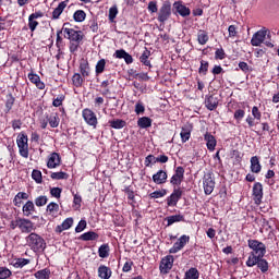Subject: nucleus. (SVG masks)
Segmentation results:
<instances>
[{
	"mask_svg": "<svg viewBox=\"0 0 279 279\" xmlns=\"http://www.w3.org/2000/svg\"><path fill=\"white\" fill-rule=\"evenodd\" d=\"M247 245L250 250L253 252L250 253L248 258H252L254 255L255 258H265V254H267V246L258 240H247Z\"/></svg>",
	"mask_w": 279,
	"mask_h": 279,
	"instance_id": "1",
	"label": "nucleus"
},
{
	"mask_svg": "<svg viewBox=\"0 0 279 279\" xmlns=\"http://www.w3.org/2000/svg\"><path fill=\"white\" fill-rule=\"evenodd\" d=\"M69 25V23L63 24L61 32H63L64 38L70 40V43H82V40H84V33H82V31L70 28Z\"/></svg>",
	"mask_w": 279,
	"mask_h": 279,
	"instance_id": "2",
	"label": "nucleus"
},
{
	"mask_svg": "<svg viewBox=\"0 0 279 279\" xmlns=\"http://www.w3.org/2000/svg\"><path fill=\"white\" fill-rule=\"evenodd\" d=\"M255 265H257L262 274H267V271H269V263L267 262V259L263 257H256L253 255L252 257L247 258L246 260L247 267H254Z\"/></svg>",
	"mask_w": 279,
	"mask_h": 279,
	"instance_id": "3",
	"label": "nucleus"
},
{
	"mask_svg": "<svg viewBox=\"0 0 279 279\" xmlns=\"http://www.w3.org/2000/svg\"><path fill=\"white\" fill-rule=\"evenodd\" d=\"M268 38L271 36V32L269 29L263 27L262 29L257 31L251 39L252 47H260L263 43H265V38Z\"/></svg>",
	"mask_w": 279,
	"mask_h": 279,
	"instance_id": "4",
	"label": "nucleus"
},
{
	"mask_svg": "<svg viewBox=\"0 0 279 279\" xmlns=\"http://www.w3.org/2000/svg\"><path fill=\"white\" fill-rule=\"evenodd\" d=\"M171 17V2L165 1L159 9L158 17L157 20L159 23H167L169 19Z\"/></svg>",
	"mask_w": 279,
	"mask_h": 279,
	"instance_id": "5",
	"label": "nucleus"
},
{
	"mask_svg": "<svg viewBox=\"0 0 279 279\" xmlns=\"http://www.w3.org/2000/svg\"><path fill=\"white\" fill-rule=\"evenodd\" d=\"M203 186L205 195H213L215 191V178H213V172H207L203 178Z\"/></svg>",
	"mask_w": 279,
	"mask_h": 279,
	"instance_id": "6",
	"label": "nucleus"
},
{
	"mask_svg": "<svg viewBox=\"0 0 279 279\" xmlns=\"http://www.w3.org/2000/svg\"><path fill=\"white\" fill-rule=\"evenodd\" d=\"M17 147L20 149V154L21 156H23V158H27L29 156V150H28V145H27V135H25L24 133H20L17 135Z\"/></svg>",
	"mask_w": 279,
	"mask_h": 279,
	"instance_id": "7",
	"label": "nucleus"
},
{
	"mask_svg": "<svg viewBox=\"0 0 279 279\" xmlns=\"http://www.w3.org/2000/svg\"><path fill=\"white\" fill-rule=\"evenodd\" d=\"M191 241V236L183 234L181 235L178 241L173 244V246L169 250L170 254H178L181 250H184L186 243Z\"/></svg>",
	"mask_w": 279,
	"mask_h": 279,
	"instance_id": "8",
	"label": "nucleus"
},
{
	"mask_svg": "<svg viewBox=\"0 0 279 279\" xmlns=\"http://www.w3.org/2000/svg\"><path fill=\"white\" fill-rule=\"evenodd\" d=\"M184 182V167L179 166L174 170V174L170 179L172 186H180Z\"/></svg>",
	"mask_w": 279,
	"mask_h": 279,
	"instance_id": "9",
	"label": "nucleus"
},
{
	"mask_svg": "<svg viewBox=\"0 0 279 279\" xmlns=\"http://www.w3.org/2000/svg\"><path fill=\"white\" fill-rule=\"evenodd\" d=\"M173 255H167L165 256L159 265V269L161 274H169L170 269H173Z\"/></svg>",
	"mask_w": 279,
	"mask_h": 279,
	"instance_id": "10",
	"label": "nucleus"
},
{
	"mask_svg": "<svg viewBox=\"0 0 279 279\" xmlns=\"http://www.w3.org/2000/svg\"><path fill=\"white\" fill-rule=\"evenodd\" d=\"M83 119L87 123V125H90L92 128H97V114L94 113L90 109H84L82 111Z\"/></svg>",
	"mask_w": 279,
	"mask_h": 279,
	"instance_id": "11",
	"label": "nucleus"
},
{
	"mask_svg": "<svg viewBox=\"0 0 279 279\" xmlns=\"http://www.w3.org/2000/svg\"><path fill=\"white\" fill-rule=\"evenodd\" d=\"M253 199L257 206L263 204V183L256 182L253 185Z\"/></svg>",
	"mask_w": 279,
	"mask_h": 279,
	"instance_id": "12",
	"label": "nucleus"
},
{
	"mask_svg": "<svg viewBox=\"0 0 279 279\" xmlns=\"http://www.w3.org/2000/svg\"><path fill=\"white\" fill-rule=\"evenodd\" d=\"M182 199V190L180 187H174L170 196L167 197L168 206H178V202Z\"/></svg>",
	"mask_w": 279,
	"mask_h": 279,
	"instance_id": "13",
	"label": "nucleus"
},
{
	"mask_svg": "<svg viewBox=\"0 0 279 279\" xmlns=\"http://www.w3.org/2000/svg\"><path fill=\"white\" fill-rule=\"evenodd\" d=\"M173 8H174L175 12L178 14H180V16H183V17L191 16V9H189V7H186V5H184V3H182V1L174 2Z\"/></svg>",
	"mask_w": 279,
	"mask_h": 279,
	"instance_id": "14",
	"label": "nucleus"
},
{
	"mask_svg": "<svg viewBox=\"0 0 279 279\" xmlns=\"http://www.w3.org/2000/svg\"><path fill=\"white\" fill-rule=\"evenodd\" d=\"M60 165H62V158L60 157V154H50L47 162L48 169H56V167H60Z\"/></svg>",
	"mask_w": 279,
	"mask_h": 279,
	"instance_id": "15",
	"label": "nucleus"
},
{
	"mask_svg": "<svg viewBox=\"0 0 279 279\" xmlns=\"http://www.w3.org/2000/svg\"><path fill=\"white\" fill-rule=\"evenodd\" d=\"M113 58H118V60H124L126 64H132V62H134V58H132V56L124 49L116 50Z\"/></svg>",
	"mask_w": 279,
	"mask_h": 279,
	"instance_id": "16",
	"label": "nucleus"
},
{
	"mask_svg": "<svg viewBox=\"0 0 279 279\" xmlns=\"http://www.w3.org/2000/svg\"><path fill=\"white\" fill-rule=\"evenodd\" d=\"M16 226L20 230H22V232H32V230L34 229V225L27 219L16 220Z\"/></svg>",
	"mask_w": 279,
	"mask_h": 279,
	"instance_id": "17",
	"label": "nucleus"
},
{
	"mask_svg": "<svg viewBox=\"0 0 279 279\" xmlns=\"http://www.w3.org/2000/svg\"><path fill=\"white\" fill-rule=\"evenodd\" d=\"M205 106L207 110H217V107L219 106V98L215 97L214 95L207 96L205 98Z\"/></svg>",
	"mask_w": 279,
	"mask_h": 279,
	"instance_id": "18",
	"label": "nucleus"
},
{
	"mask_svg": "<svg viewBox=\"0 0 279 279\" xmlns=\"http://www.w3.org/2000/svg\"><path fill=\"white\" fill-rule=\"evenodd\" d=\"M167 178H169L167 171L159 170L157 173L153 175V182H155V184H166Z\"/></svg>",
	"mask_w": 279,
	"mask_h": 279,
	"instance_id": "19",
	"label": "nucleus"
},
{
	"mask_svg": "<svg viewBox=\"0 0 279 279\" xmlns=\"http://www.w3.org/2000/svg\"><path fill=\"white\" fill-rule=\"evenodd\" d=\"M66 5H69V0L60 2L58 7L52 11V19H60V15L64 12Z\"/></svg>",
	"mask_w": 279,
	"mask_h": 279,
	"instance_id": "20",
	"label": "nucleus"
},
{
	"mask_svg": "<svg viewBox=\"0 0 279 279\" xmlns=\"http://www.w3.org/2000/svg\"><path fill=\"white\" fill-rule=\"evenodd\" d=\"M204 138L206 141L207 149L209 151H215V147H217V140L213 136V134L206 133Z\"/></svg>",
	"mask_w": 279,
	"mask_h": 279,
	"instance_id": "21",
	"label": "nucleus"
},
{
	"mask_svg": "<svg viewBox=\"0 0 279 279\" xmlns=\"http://www.w3.org/2000/svg\"><path fill=\"white\" fill-rule=\"evenodd\" d=\"M263 166H260V159L258 156L251 158V171L252 173H260Z\"/></svg>",
	"mask_w": 279,
	"mask_h": 279,
	"instance_id": "22",
	"label": "nucleus"
},
{
	"mask_svg": "<svg viewBox=\"0 0 279 279\" xmlns=\"http://www.w3.org/2000/svg\"><path fill=\"white\" fill-rule=\"evenodd\" d=\"M73 227V218H66L60 226L56 228L57 234H61L64 230H69Z\"/></svg>",
	"mask_w": 279,
	"mask_h": 279,
	"instance_id": "23",
	"label": "nucleus"
},
{
	"mask_svg": "<svg viewBox=\"0 0 279 279\" xmlns=\"http://www.w3.org/2000/svg\"><path fill=\"white\" fill-rule=\"evenodd\" d=\"M80 72L82 77H88L90 75V65L84 59L80 62Z\"/></svg>",
	"mask_w": 279,
	"mask_h": 279,
	"instance_id": "24",
	"label": "nucleus"
},
{
	"mask_svg": "<svg viewBox=\"0 0 279 279\" xmlns=\"http://www.w3.org/2000/svg\"><path fill=\"white\" fill-rule=\"evenodd\" d=\"M98 276L101 279H110V277L112 276V270L108 266L101 265L98 268Z\"/></svg>",
	"mask_w": 279,
	"mask_h": 279,
	"instance_id": "25",
	"label": "nucleus"
},
{
	"mask_svg": "<svg viewBox=\"0 0 279 279\" xmlns=\"http://www.w3.org/2000/svg\"><path fill=\"white\" fill-rule=\"evenodd\" d=\"M81 241H97L99 239V234L95 231H88L80 235Z\"/></svg>",
	"mask_w": 279,
	"mask_h": 279,
	"instance_id": "26",
	"label": "nucleus"
},
{
	"mask_svg": "<svg viewBox=\"0 0 279 279\" xmlns=\"http://www.w3.org/2000/svg\"><path fill=\"white\" fill-rule=\"evenodd\" d=\"M165 221H167V226H173V223H180V221H184L183 215H173L165 218Z\"/></svg>",
	"mask_w": 279,
	"mask_h": 279,
	"instance_id": "27",
	"label": "nucleus"
},
{
	"mask_svg": "<svg viewBox=\"0 0 279 279\" xmlns=\"http://www.w3.org/2000/svg\"><path fill=\"white\" fill-rule=\"evenodd\" d=\"M109 125L113 130H123V128H125L128 125V122H125L122 119H116V120H110Z\"/></svg>",
	"mask_w": 279,
	"mask_h": 279,
	"instance_id": "28",
	"label": "nucleus"
},
{
	"mask_svg": "<svg viewBox=\"0 0 279 279\" xmlns=\"http://www.w3.org/2000/svg\"><path fill=\"white\" fill-rule=\"evenodd\" d=\"M149 56H151V51L145 48L142 56L140 57V62H142L144 66H151V61H149Z\"/></svg>",
	"mask_w": 279,
	"mask_h": 279,
	"instance_id": "29",
	"label": "nucleus"
},
{
	"mask_svg": "<svg viewBox=\"0 0 279 279\" xmlns=\"http://www.w3.org/2000/svg\"><path fill=\"white\" fill-rule=\"evenodd\" d=\"M137 125L142 130H147V128H151V120L149 117H142L137 120Z\"/></svg>",
	"mask_w": 279,
	"mask_h": 279,
	"instance_id": "30",
	"label": "nucleus"
},
{
	"mask_svg": "<svg viewBox=\"0 0 279 279\" xmlns=\"http://www.w3.org/2000/svg\"><path fill=\"white\" fill-rule=\"evenodd\" d=\"M98 256L100 258H108L110 256V245L108 244H102L98 248Z\"/></svg>",
	"mask_w": 279,
	"mask_h": 279,
	"instance_id": "31",
	"label": "nucleus"
},
{
	"mask_svg": "<svg viewBox=\"0 0 279 279\" xmlns=\"http://www.w3.org/2000/svg\"><path fill=\"white\" fill-rule=\"evenodd\" d=\"M184 279H199V270L197 268L192 267L185 272Z\"/></svg>",
	"mask_w": 279,
	"mask_h": 279,
	"instance_id": "32",
	"label": "nucleus"
},
{
	"mask_svg": "<svg viewBox=\"0 0 279 279\" xmlns=\"http://www.w3.org/2000/svg\"><path fill=\"white\" fill-rule=\"evenodd\" d=\"M51 276V270L49 268H44L36 272L37 279H49Z\"/></svg>",
	"mask_w": 279,
	"mask_h": 279,
	"instance_id": "33",
	"label": "nucleus"
},
{
	"mask_svg": "<svg viewBox=\"0 0 279 279\" xmlns=\"http://www.w3.org/2000/svg\"><path fill=\"white\" fill-rule=\"evenodd\" d=\"M73 19L76 23H84V21H86V12L83 10H77L74 13Z\"/></svg>",
	"mask_w": 279,
	"mask_h": 279,
	"instance_id": "34",
	"label": "nucleus"
},
{
	"mask_svg": "<svg viewBox=\"0 0 279 279\" xmlns=\"http://www.w3.org/2000/svg\"><path fill=\"white\" fill-rule=\"evenodd\" d=\"M72 84H73V86H75L76 88L82 87V84H84V78H82V74L75 73V74L72 76Z\"/></svg>",
	"mask_w": 279,
	"mask_h": 279,
	"instance_id": "35",
	"label": "nucleus"
},
{
	"mask_svg": "<svg viewBox=\"0 0 279 279\" xmlns=\"http://www.w3.org/2000/svg\"><path fill=\"white\" fill-rule=\"evenodd\" d=\"M14 96H12V94L7 95V101H5V109L4 112L5 114H8V112H10V110H12V106H14Z\"/></svg>",
	"mask_w": 279,
	"mask_h": 279,
	"instance_id": "36",
	"label": "nucleus"
},
{
	"mask_svg": "<svg viewBox=\"0 0 279 279\" xmlns=\"http://www.w3.org/2000/svg\"><path fill=\"white\" fill-rule=\"evenodd\" d=\"M118 14H119V7H117V4H114L109 9L108 19H109L110 23H114V19H117Z\"/></svg>",
	"mask_w": 279,
	"mask_h": 279,
	"instance_id": "37",
	"label": "nucleus"
},
{
	"mask_svg": "<svg viewBox=\"0 0 279 279\" xmlns=\"http://www.w3.org/2000/svg\"><path fill=\"white\" fill-rule=\"evenodd\" d=\"M46 247H47V243H45V240L37 234L36 235V250L38 252H45Z\"/></svg>",
	"mask_w": 279,
	"mask_h": 279,
	"instance_id": "38",
	"label": "nucleus"
},
{
	"mask_svg": "<svg viewBox=\"0 0 279 279\" xmlns=\"http://www.w3.org/2000/svg\"><path fill=\"white\" fill-rule=\"evenodd\" d=\"M104 71H106V59H100L96 63V75H101V73H104Z\"/></svg>",
	"mask_w": 279,
	"mask_h": 279,
	"instance_id": "39",
	"label": "nucleus"
},
{
	"mask_svg": "<svg viewBox=\"0 0 279 279\" xmlns=\"http://www.w3.org/2000/svg\"><path fill=\"white\" fill-rule=\"evenodd\" d=\"M197 41L199 45H206V43H208V33L205 31H199L197 35Z\"/></svg>",
	"mask_w": 279,
	"mask_h": 279,
	"instance_id": "40",
	"label": "nucleus"
},
{
	"mask_svg": "<svg viewBox=\"0 0 279 279\" xmlns=\"http://www.w3.org/2000/svg\"><path fill=\"white\" fill-rule=\"evenodd\" d=\"M23 213L26 217H29L32 213H34V203L28 201L24 206H23Z\"/></svg>",
	"mask_w": 279,
	"mask_h": 279,
	"instance_id": "41",
	"label": "nucleus"
},
{
	"mask_svg": "<svg viewBox=\"0 0 279 279\" xmlns=\"http://www.w3.org/2000/svg\"><path fill=\"white\" fill-rule=\"evenodd\" d=\"M50 178L52 180H66L69 178V174L66 172H62V171H60V172H52L50 174Z\"/></svg>",
	"mask_w": 279,
	"mask_h": 279,
	"instance_id": "42",
	"label": "nucleus"
},
{
	"mask_svg": "<svg viewBox=\"0 0 279 279\" xmlns=\"http://www.w3.org/2000/svg\"><path fill=\"white\" fill-rule=\"evenodd\" d=\"M60 210V205H58L57 203H50L47 206V213H49V215H56V213H58Z\"/></svg>",
	"mask_w": 279,
	"mask_h": 279,
	"instance_id": "43",
	"label": "nucleus"
},
{
	"mask_svg": "<svg viewBox=\"0 0 279 279\" xmlns=\"http://www.w3.org/2000/svg\"><path fill=\"white\" fill-rule=\"evenodd\" d=\"M36 87L39 90H43L41 93H39V97H45V94L47 93L45 90V83L40 82V76L36 75Z\"/></svg>",
	"mask_w": 279,
	"mask_h": 279,
	"instance_id": "44",
	"label": "nucleus"
},
{
	"mask_svg": "<svg viewBox=\"0 0 279 279\" xmlns=\"http://www.w3.org/2000/svg\"><path fill=\"white\" fill-rule=\"evenodd\" d=\"M180 136H181L182 143H186V141L191 138V131L186 128H182Z\"/></svg>",
	"mask_w": 279,
	"mask_h": 279,
	"instance_id": "45",
	"label": "nucleus"
},
{
	"mask_svg": "<svg viewBox=\"0 0 279 279\" xmlns=\"http://www.w3.org/2000/svg\"><path fill=\"white\" fill-rule=\"evenodd\" d=\"M208 66H209L208 61L202 60L201 61V66L198 69V73L201 75H206L208 73Z\"/></svg>",
	"mask_w": 279,
	"mask_h": 279,
	"instance_id": "46",
	"label": "nucleus"
},
{
	"mask_svg": "<svg viewBox=\"0 0 279 279\" xmlns=\"http://www.w3.org/2000/svg\"><path fill=\"white\" fill-rule=\"evenodd\" d=\"M28 26L32 32L36 29V13H33L28 17Z\"/></svg>",
	"mask_w": 279,
	"mask_h": 279,
	"instance_id": "47",
	"label": "nucleus"
},
{
	"mask_svg": "<svg viewBox=\"0 0 279 279\" xmlns=\"http://www.w3.org/2000/svg\"><path fill=\"white\" fill-rule=\"evenodd\" d=\"M233 117H234L235 121H238V123H241V121L243 120V117H245V110H243V109L235 110Z\"/></svg>",
	"mask_w": 279,
	"mask_h": 279,
	"instance_id": "48",
	"label": "nucleus"
},
{
	"mask_svg": "<svg viewBox=\"0 0 279 279\" xmlns=\"http://www.w3.org/2000/svg\"><path fill=\"white\" fill-rule=\"evenodd\" d=\"M148 12L150 14H156L158 12V2L157 1H150L147 7Z\"/></svg>",
	"mask_w": 279,
	"mask_h": 279,
	"instance_id": "49",
	"label": "nucleus"
},
{
	"mask_svg": "<svg viewBox=\"0 0 279 279\" xmlns=\"http://www.w3.org/2000/svg\"><path fill=\"white\" fill-rule=\"evenodd\" d=\"M12 276V271L10 269L0 267V279H8Z\"/></svg>",
	"mask_w": 279,
	"mask_h": 279,
	"instance_id": "50",
	"label": "nucleus"
},
{
	"mask_svg": "<svg viewBox=\"0 0 279 279\" xmlns=\"http://www.w3.org/2000/svg\"><path fill=\"white\" fill-rule=\"evenodd\" d=\"M165 195H167V190L155 191L150 193V197L153 199H159V197H165Z\"/></svg>",
	"mask_w": 279,
	"mask_h": 279,
	"instance_id": "51",
	"label": "nucleus"
},
{
	"mask_svg": "<svg viewBox=\"0 0 279 279\" xmlns=\"http://www.w3.org/2000/svg\"><path fill=\"white\" fill-rule=\"evenodd\" d=\"M28 263H29V259L19 258V259L15 260L13 266L16 267V268H22V267H25V265H27Z\"/></svg>",
	"mask_w": 279,
	"mask_h": 279,
	"instance_id": "52",
	"label": "nucleus"
},
{
	"mask_svg": "<svg viewBox=\"0 0 279 279\" xmlns=\"http://www.w3.org/2000/svg\"><path fill=\"white\" fill-rule=\"evenodd\" d=\"M82 44V41H70V53H75V51H77L80 49V45Z\"/></svg>",
	"mask_w": 279,
	"mask_h": 279,
	"instance_id": "53",
	"label": "nucleus"
},
{
	"mask_svg": "<svg viewBox=\"0 0 279 279\" xmlns=\"http://www.w3.org/2000/svg\"><path fill=\"white\" fill-rule=\"evenodd\" d=\"M156 158L157 157H155L154 155H148L145 158V167H150V165H156V162H157Z\"/></svg>",
	"mask_w": 279,
	"mask_h": 279,
	"instance_id": "54",
	"label": "nucleus"
},
{
	"mask_svg": "<svg viewBox=\"0 0 279 279\" xmlns=\"http://www.w3.org/2000/svg\"><path fill=\"white\" fill-rule=\"evenodd\" d=\"M62 101H64V95H59L57 98L53 99L52 106H54V108H60Z\"/></svg>",
	"mask_w": 279,
	"mask_h": 279,
	"instance_id": "55",
	"label": "nucleus"
},
{
	"mask_svg": "<svg viewBox=\"0 0 279 279\" xmlns=\"http://www.w3.org/2000/svg\"><path fill=\"white\" fill-rule=\"evenodd\" d=\"M50 128H58L60 125V118L58 117H51L49 120Z\"/></svg>",
	"mask_w": 279,
	"mask_h": 279,
	"instance_id": "56",
	"label": "nucleus"
},
{
	"mask_svg": "<svg viewBox=\"0 0 279 279\" xmlns=\"http://www.w3.org/2000/svg\"><path fill=\"white\" fill-rule=\"evenodd\" d=\"M50 195H52V197H57V199H60V195H62V189H60V187H52L50 190Z\"/></svg>",
	"mask_w": 279,
	"mask_h": 279,
	"instance_id": "57",
	"label": "nucleus"
},
{
	"mask_svg": "<svg viewBox=\"0 0 279 279\" xmlns=\"http://www.w3.org/2000/svg\"><path fill=\"white\" fill-rule=\"evenodd\" d=\"M145 112V105H143L142 101L136 102L135 105V113L136 114H143Z\"/></svg>",
	"mask_w": 279,
	"mask_h": 279,
	"instance_id": "58",
	"label": "nucleus"
},
{
	"mask_svg": "<svg viewBox=\"0 0 279 279\" xmlns=\"http://www.w3.org/2000/svg\"><path fill=\"white\" fill-rule=\"evenodd\" d=\"M216 60H223L226 58V51L223 48L217 49L215 52Z\"/></svg>",
	"mask_w": 279,
	"mask_h": 279,
	"instance_id": "59",
	"label": "nucleus"
},
{
	"mask_svg": "<svg viewBox=\"0 0 279 279\" xmlns=\"http://www.w3.org/2000/svg\"><path fill=\"white\" fill-rule=\"evenodd\" d=\"M86 226H87L86 220H81L75 228V232H77V233L84 232V230H86Z\"/></svg>",
	"mask_w": 279,
	"mask_h": 279,
	"instance_id": "60",
	"label": "nucleus"
},
{
	"mask_svg": "<svg viewBox=\"0 0 279 279\" xmlns=\"http://www.w3.org/2000/svg\"><path fill=\"white\" fill-rule=\"evenodd\" d=\"M252 114H253L254 119H256L257 121H260V118L263 117V114L258 110V107H256V106H254L252 108Z\"/></svg>",
	"mask_w": 279,
	"mask_h": 279,
	"instance_id": "61",
	"label": "nucleus"
},
{
	"mask_svg": "<svg viewBox=\"0 0 279 279\" xmlns=\"http://www.w3.org/2000/svg\"><path fill=\"white\" fill-rule=\"evenodd\" d=\"M157 162H160L161 165H165L167 162H169V157L167 155H159L156 158Z\"/></svg>",
	"mask_w": 279,
	"mask_h": 279,
	"instance_id": "62",
	"label": "nucleus"
},
{
	"mask_svg": "<svg viewBox=\"0 0 279 279\" xmlns=\"http://www.w3.org/2000/svg\"><path fill=\"white\" fill-rule=\"evenodd\" d=\"M229 32V36L230 38H234V36H236L238 32H236V26L235 25H230L228 28Z\"/></svg>",
	"mask_w": 279,
	"mask_h": 279,
	"instance_id": "63",
	"label": "nucleus"
},
{
	"mask_svg": "<svg viewBox=\"0 0 279 279\" xmlns=\"http://www.w3.org/2000/svg\"><path fill=\"white\" fill-rule=\"evenodd\" d=\"M47 204V196H39L36 199V206H45Z\"/></svg>",
	"mask_w": 279,
	"mask_h": 279,
	"instance_id": "64",
	"label": "nucleus"
}]
</instances>
